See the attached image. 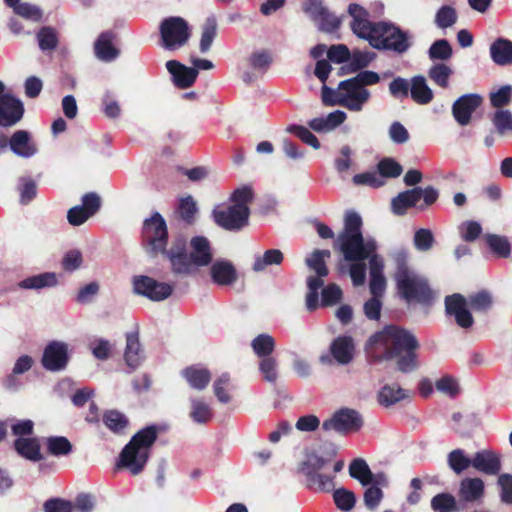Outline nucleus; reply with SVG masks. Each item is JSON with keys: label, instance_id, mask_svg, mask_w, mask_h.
<instances>
[{"label": "nucleus", "instance_id": "obj_1", "mask_svg": "<svg viewBox=\"0 0 512 512\" xmlns=\"http://www.w3.org/2000/svg\"><path fill=\"white\" fill-rule=\"evenodd\" d=\"M361 217L355 212L345 215L344 229L335 240L338 249L347 261H362L369 258V288L372 296L382 297L386 289L384 260L375 254L377 243L373 237H363L360 228Z\"/></svg>", "mask_w": 512, "mask_h": 512}, {"label": "nucleus", "instance_id": "obj_2", "mask_svg": "<svg viewBox=\"0 0 512 512\" xmlns=\"http://www.w3.org/2000/svg\"><path fill=\"white\" fill-rule=\"evenodd\" d=\"M370 342L386 359L397 358L400 371L410 372L417 367L415 350L418 343L415 337L405 329L388 326L375 334Z\"/></svg>", "mask_w": 512, "mask_h": 512}, {"label": "nucleus", "instance_id": "obj_3", "mask_svg": "<svg viewBox=\"0 0 512 512\" xmlns=\"http://www.w3.org/2000/svg\"><path fill=\"white\" fill-rule=\"evenodd\" d=\"M396 271L394 279L402 298L408 303H426L431 298V290L426 280L408 267L409 254L406 249L399 248L391 253Z\"/></svg>", "mask_w": 512, "mask_h": 512}, {"label": "nucleus", "instance_id": "obj_4", "mask_svg": "<svg viewBox=\"0 0 512 512\" xmlns=\"http://www.w3.org/2000/svg\"><path fill=\"white\" fill-rule=\"evenodd\" d=\"M212 250L209 241L202 236L193 237L189 245V254L185 250V242L177 240L169 250V261L172 270L177 274H191L212 261Z\"/></svg>", "mask_w": 512, "mask_h": 512}, {"label": "nucleus", "instance_id": "obj_5", "mask_svg": "<svg viewBox=\"0 0 512 512\" xmlns=\"http://www.w3.org/2000/svg\"><path fill=\"white\" fill-rule=\"evenodd\" d=\"M329 464V459L318 455L316 452H310L300 464L299 471L305 476L310 488L330 492L335 488L336 474L343 470L345 462L343 460L335 461L332 465V471H329Z\"/></svg>", "mask_w": 512, "mask_h": 512}, {"label": "nucleus", "instance_id": "obj_6", "mask_svg": "<svg viewBox=\"0 0 512 512\" xmlns=\"http://www.w3.org/2000/svg\"><path fill=\"white\" fill-rule=\"evenodd\" d=\"M252 198L251 187L243 186L236 189L231 196L230 206H219L213 210L214 221L226 230H240L248 224V205Z\"/></svg>", "mask_w": 512, "mask_h": 512}, {"label": "nucleus", "instance_id": "obj_7", "mask_svg": "<svg viewBox=\"0 0 512 512\" xmlns=\"http://www.w3.org/2000/svg\"><path fill=\"white\" fill-rule=\"evenodd\" d=\"M156 437L155 427H146L134 435L121 453V466L134 475L140 473L148 460L150 448Z\"/></svg>", "mask_w": 512, "mask_h": 512}, {"label": "nucleus", "instance_id": "obj_8", "mask_svg": "<svg viewBox=\"0 0 512 512\" xmlns=\"http://www.w3.org/2000/svg\"><path fill=\"white\" fill-rule=\"evenodd\" d=\"M142 234L143 243L148 254L152 256L162 254L169 259V250H166L168 242L167 226L159 213H155L145 220Z\"/></svg>", "mask_w": 512, "mask_h": 512}, {"label": "nucleus", "instance_id": "obj_9", "mask_svg": "<svg viewBox=\"0 0 512 512\" xmlns=\"http://www.w3.org/2000/svg\"><path fill=\"white\" fill-rule=\"evenodd\" d=\"M369 44L376 49H389L402 53L407 50V37L397 27L378 22L368 38Z\"/></svg>", "mask_w": 512, "mask_h": 512}, {"label": "nucleus", "instance_id": "obj_10", "mask_svg": "<svg viewBox=\"0 0 512 512\" xmlns=\"http://www.w3.org/2000/svg\"><path fill=\"white\" fill-rule=\"evenodd\" d=\"M161 46L170 51L183 47L190 38L188 23L181 17H169L160 25Z\"/></svg>", "mask_w": 512, "mask_h": 512}, {"label": "nucleus", "instance_id": "obj_11", "mask_svg": "<svg viewBox=\"0 0 512 512\" xmlns=\"http://www.w3.org/2000/svg\"><path fill=\"white\" fill-rule=\"evenodd\" d=\"M370 99V92L352 79L341 81L335 93V103L350 111L360 112Z\"/></svg>", "mask_w": 512, "mask_h": 512}, {"label": "nucleus", "instance_id": "obj_12", "mask_svg": "<svg viewBox=\"0 0 512 512\" xmlns=\"http://www.w3.org/2000/svg\"><path fill=\"white\" fill-rule=\"evenodd\" d=\"M362 424V418L357 411L342 408L335 412L330 419L324 421L322 428L326 431L334 430L348 434L358 431L362 427Z\"/></svg>", "mask_w": 512, "mask_h": 512}, {"label": "nucleus", "instance_id": "obj_13", "mask_svg": "<svg viewBox=\"0 0 512 512\" xmlns=\"http://www.w3.org/2000/svg\"><path fill=\"white\" fill-rule=\"evenodd\" d=\"M70 359L69 345L63 341H51L44 348L41 364L51 372H59L66 368Z\"/></svg>", "mask_w": 512, "mask_h": 512}, {"label": "nucleus", "instance_id": "obj_14", "mask_svg": "<svg viewBox=\"0 0 512 512\" xmlns=\"http://www.w3.org/2000/svg\"><path fill=\"white\" fill-rule=\"evenodd\" d=\"M469 308L468 300L460 294H453L445 298L446 314L452 317L455 323L463 329H468L474 324Z\"/></svg>", "mask_w": 512, "mask_h": 512}, {"label": "nucleus", "instance_id": "obj_15", "mask_svg": "<svg viewBox=\"0 0 512 512\" xmlns=\"http://www.w3.org/2000/svg\"><path fill=\"white\" fill-rule=\"evenodd\" d=\"M101 199L96 193H87L82 197V204L70 208L67 220L72 226H80L97 213Z\"/></svg>", "mask_w": 512, "mask_h": 512}, {"label": "nucleus", "instance_id": "obj_16", "mask_svg": "<svg viewBox=\"0 0 512 512\" xmlns=\"http://www.w3.org/2000/svg\"><path fill=\"white\" fill-rule=\"evenodd\" d=\"M134 291L153 301H161L168 298L173 287L164 282H158L148 276H139L133 282Z\"/></svg>", "mask_w": 512, "mask_h": 512}, {"label": "nucleus", "instance_id": "obj_17", "mask_svg": "<svg viewBox=\"0 0 512 512\" xmlns=\"http://www.w3.org/2000/svg\"><path fill=\"white\" fill-rule=\"evenodd\" d=\"M24 107L20 100L10 94L0 95V126L10 127L21 120Z\"/></svg>", "mask_w": 512, "mask_h": 512}, {"label": "nucleus", "instance_id": "obj_18", "mask_svg": "<svg viewBox=\"0 0 512 512\" xmlns=\"http://www.w3.org/2000/svg\"><path fill=\"white\" fill-rule=\"evenodd\" d=\"M348 13L352 18L350 27L353 33L357 37L368 41L376 23L370 21L367 10L358 4H350L348 7Z\"/></svg>", "mask_w": 512, "mask_h": 512}, {"label": "nucleus", "instance_id": "obj_19", "mask_svg": "<svg viewBox=\"0 0 512 512\" xmlns=\"http://www.w3.org/2000/svg\"><path fill=\"white\" fill-rule=\"evenodd\" d=\"M482 97L478 94L461 96L452 107L455 120L462 126L469 124L472 113L481 105Z\"/></svg>", "mask_w": 512, "mask_h": 512}, {"label": "nucleus", "instance_id": "obj_20", "mask_svg": "<svg viewBox=\"0 0 512 512\" xmlns=\"http://www.w3.org/2000/svg\"><path fill=\"white\" fill-rule=\"evenodd\" d=\"M210 276L214 284L219 286L233 285L238 278L234 264L226 259H217L211 263Z\"/></svg>", "mask_w": 512, "mask_h": 512}, {"label": "nucleus", "instance_id": "obj_21", "mask_svg": "<svg viewBox=\"0 0 512 512\" xmlns=\"http://www.w3.org/2000/svg\"><path fill=\"white\" fill-rule=\"evenodd\" d=\"M9 147L14 154L22 158H31L38 152L36 142L26 130L15 131L9 139Z\"/></svg>", "mask_w": 512, "mask_h": 512}, {"label": "nucleus", "instance_id": "obj_22", "mask_svg": "<svg viewBox=\"0 0 512 512\" xmlns=\"http://www.w3.org/2000/svg\"><path fill=\"white\" fill-rule=\"evenodd\" d=\"M485 495V484L478 477H466L459 483L458 497L465 503H479Z\"/></svg>", "mask_w": 512, "mask_h": 512}, {"label": "nucleus", "instance_id": "obj_23", "mask_svg": "<svg viewBox=\"0 0 512 512\" xmlns=\"http://www.w3.org/2000/svg\"><path fill=\"white\" fill-rule=\"evenodd\" d=\"M349 475L363 486L386 483L385 476L383 474L374 475L367 462L362 458H356L350 463Z\"/></svg>", "mask_w": 512, "mask_h": 512}, {"label": "nucleus", "instance_id": "obj_24", "mask_svg": "<svg viewBox=\"0 0 512 512\" xmlns=\"http://www.w3.org/2000/svg\"><path fill=\"white\" fill-rule=\"evenodd\" d=\"M473 468L488 475L498 474L501 470L500 456L492 450H481L473 456Z\"/></svg>", "mask_w": 512, "mask_h": 512}, {"label": "nucleus", "instance_id": "obj_25", "mask_svg": "<svg viewBox=\"0 0 512 512\" xmlns=\"http://www.w3.org/2000/svg\"><path fill=\"white\" fill-rule=\"evenodd\" d=\"M145 353L139 340V333L132 331L126 334V346L124 350L125 363L132 369L141 365Z\"/></svg>", "mask_w": 512, "mask_h": 512}, {"label": "nucleus", "instance_id": "obj_26", "mask_svg": "<svg viewBox=\"0 0 512 512\" xmlns=\"http://www.w3.org/2000/svg\"><path fill=\"white\" fill-rule=\"evenodd\" d=\"M166 68L172 75L174 83L180 88L190 87L198 75L196 69L186 67L176 60L167 61Z\"/></svg>", "mask_w": 512, "mask_h": 512}, {"label": "nucleus", "instance_id": "obj_27", "mask_svg": "<svg viewBox=\"0 0 512 512\" xmlns=\"http://www.w3.org/2000/svg\"><path fill=\"white\" fill-rule=\"evenodd\" d=\"M419 193L415 188L399 193L391 201L392 212L396 215H404L410 208L422 210L423 206L420 205Z\"/></svg>", "mask_w": 512, "mask_h": 512}, {"label": "nucleus", "instance_id": "obj_28", "mask_svg": "<svg viewBox=\"0 0 512 512\" xmlns=\"http://www.w3.org/2000/svg\"><path fill=\"white\" fill-rule=\"evenodd\" d=\"M347 118L344 111L336 110L327 116L316 117L308 122L309 128L318 133H328L340 126Z\"/></svg>", "mask_w": 512, "mask_h": 512}, {"label": "nucleus", "instance_id": "obj_29", "mask_svg": "<svg viewBox=\"0 0 512 512\" xmlns=\"http://www.w3.org/2000/svg\"><path fill=\"white\" fill-rule=\"evenodd\" d=\"M330 351L339 364H349L354 357V342L351 337L340 336L331 343Z\"/></svg>", "mask_w": 512, "mask_h": 512}, {"label": "nucleus", "instance_id": "obj_30", "mask_svg": "<svg viewBox=\"0 0 512 512\" xmlns=\"http://www.w3.org/2000/svg\"><path fill=\"white\" fill-rule=\"evenodd\" d=\"M181 375L189 386L196 390L205 389L211 380L209 370L200 365H193L183 369Z\"/></svg>", "mask_w": 512, "mask_h": 512}, {"label": "nucleus", "instance_id": "obj_31", "mask_svg": "<svg viewBox=\"0 0 512 512\" xmlns=\"http://www.w3.org/2000/svg\"><path fill=\"white\" fill-rule=\"evenodd\" d=\"M284 260V255L279 249H268L263 253H256L253 256L251 269L256 272H263L268 267L280 265Z\"/></svg>", "mask_w": 512, "mask_h": 512}, {"label": "nucleus", "instance_id": "obj_32", "mask_svg": "<svg viewBox=\"0 0 512 512\" xmlns=\"http://www.w3.org/2000/svg\"><path fill=\"white\" fill-rule=\"evenodd\" d=\"M14 448L20 456L29 461L38 462L42 459L40 443L35 437L17 438Z\"/></svg>", "mask_w": 512, "mask_h": 512}, {"label": "nucleus", "instance_id": "obj_33", "mask_svg": "<svg viewBox=\"0 0 512 512\" xmlns=\"http://www.w3.org/2000/svg\"><path fill=\"white\" fill-rule=\"evenodd\" d=\"M57 284L58 277L56 273L44 272L21 280L18 283V287L26 290H39L43 288L55 287Z\"/></svg>", "mask_w": 512, "mask_h": 512}, {"label": "nucleus", "instance_id": "obj_34", "mask_svg": "<svg viewBox=\"0 0 512 512\" xmlns=\"http://www.w3.org/2000/svg\"><path fill=\"white\" fill-rule=\"evenodd\" d=\"M409 396L408 391L402 389L396 384L384 385L377 394L380 405L384 407L392 406Z\"/></svg>", "mask_w": 512, "mask_h": 512}, {"label": "nucleus", "instance_id": "obj_35", "mask_svg": "<svg viewBox=\"0 0 512 512\" xmlns=\"http://www.w3.org/2000/svg\"><path fill=\"white\" fill-rule=\"evenodd\" d=\"M113 34L102 33L95 43V54L102 61H112L118 56L117 49L113 46Z\"/></svg>", "mask_w": 512, "mask_h": 512}, {"label": "nucleus", "instance_id": "obj_36", "mask_svg": "<svg viewBox=\"0 0 512 512\" xmlns=\"http://www.w3.org/2000/svg\"><path fill=\"white\" fill-rule=\"evenodd\" d=\"M411 98L418 104H428L433 99V91L429 88L422 76H416L411 80Z\"/></svg>", "mask_w": 512, "mask_h": 512}, {"label": "nucleus", "instance_id": "obj_37", "mask_svg": "<svg viewBox=\"0 0 512 512\" xmlns=\"http://www.w3.org/2000/svg\"><path fill=\"white\" fill-rule=\"evenodd\" d=\"M5 4L12 8L13 12L25 19L31 21H40L42 18L41 9L27 2H22L21 0H4Z\"/></svg>", "mask_w": 512, "mask_h": 512}, {"label": "nucleus", "instance_id": "obj_38", "mask_svg": "<svg viewBox=\"0 0 512 512\" xmlns=\"http://www.w3.org/2000/svg\"><path fill=\"white\" fill-rule=\"evenodd\" d=\"M493 61L499 65L512 64V42L507 39H498L490 47Z\"/></svg>", "mask_w": 512, "mask_h": 512}, {"label": "nucleus", "instance_id": "obj_39", "mask_svg": "<svg viewBox=\"0 0 512 512\" xmlns=\"http://www.w3.org/2000/svg\"><path fill=\"white\" fill-rule=\"evenodd\" d=\"M189 416L194 422L204 424L211 420L213 412L210 405L202 398H191Z\"/></svg>", "mask_w": 512, "mask_h": 512}, {"label": "nucleus", "instance_id": "obj_40", "mask_svg": "<svg viewBox=\"0 0 512 512\" xmlns=\"http://www.w3.org/2000/svg\"><path fill=\"white\" fill-rule=\"evenodd\" d=\"M275 346V339L269 334H259L251 342L253 352L261 359L271 357Z\"/></svg>", "mask_w": 512, "mask_h": 512}, {"label": "nucleus", "instance_id": "obj_41", "mask_svg": "<svg viewBox=\"0 0 512 512\" xmlns=\"http://www.w3.org/2000/svg\"><path fill=\"white\" fill-rule=\"evenodd\" d=\"M45 445L48 453L56 457L67 456L72 451V444L63 436L47 437Z\"/></svg>", "mask_w": 512, "mask_h": 512}, {"label": "nucleus", "instance_id": "obj_42", "mask_svg": "<svg viewBox=\"0 0 512 512\" xmlns=\"http://www.w3.org/2000/svg\"><path fill=\"white\" fill-rule=\"evenodd\" d=\"M217 35V22L215 18L209 17L206 19L201 28V38L199 49L202 53H207Z\"/></svg>", "mask_w": 512, "mask_h": 512}, {"label": "nucleus", "instance_id": "obj_43", "mask_svg": "<svg viewBox=\"0 0 512 512\" xmlns=\"http://www.w3.org/2000/svg\"><path fill=\"white\" fill-rule=\"evenodd\" d=\"M329 257V250H315L310 256L306 258V264L319 277H325L328 275L325 259Z\"/></svg>", "mask_w": 512, "mask_h": 512}, {"label": "nucleus", "instance_id": "obj_44", "mask_svg": "<svg viewBox=\"0 0 512 512\" xmlns=\"http://www.w3.org/2000/svg\"><path fill=\"white\" fill-rule=\"evenodd\" d=\"M448 465L456 473L460 474L470 466L473 467V457L470 458L462 449L452 450L448 454Z\"/></svg>", "mask_w": 512, "mask_h": 512}, {"label": "nucleus", "instance_id": "obj_45", "mask_svg": "<svg viewBox=\"0 0 512 512\" xmlns=\"http://www.w3.org/2000/svg\"><path fill=\"white\" fill-rule=\"evenodd\" d=\"M434 386L437 391L451 398L456 397L461 392V386L458 379L451 375H443L436 380Z\"/></svg>", "mask_w": 512, "mask_h": 512}, {"label": "nucleus", "instance_id": "obj_46", "mask_svg": "<svg viewBox=\"0 0 512 512\" xmlns=\"http://www.w3.org/2000/svg\"><path fill=\"white\" fill-rule=\"evenodd\" d=\"M431 508L435 512H454L457 510V501L452 494L440 493L432 498Z\"/></svg>", "mask_w": 512, "mask_h": 512}, {"label": "nucleus", "instance_id": "obj_47", "mask_svg": "<svg viewBox=\"0 0 512 512\" xmlns=\"http://www.w3.org/2000/svg\"><path fill=\"white\" fill-rule=\"evenodd\" d=\"M231 382L228 374L219 376L213 384V390L216 398L221 403H228L231 400L230 395Z\"/></svg>", "mask_w": 512, "mask_h": 512}, {"label": "nucleus", "instance_id": "obj_48", "mask_svg": "<svg viewBox=\"0 0 512 512\" xmlns=\"http://www.w3.org/2000/svg\"><path fill=\"white\" fill-rule=\"evenodd\" d=\"M333 500L337 508L342 511L351 510L356 503L355 494L346 488L336 489L333 493Z\"/></svg>", "mask_w": 512, "mask_h": 512}, {"label": "nucleus", "instance_id": "obj_49", "mask_svg": "<svg viewBox=\"0 0 512 512\" xmlns=\"http://www.w3.org/2000/svg\"><path fill=\"white\" fill-rule=\"evenodd\" d=\"M485 239L489 248L499 257H507L510 254V243L507 238L489 234Z\"/></svg>", "mask_w": 512, "mask_h": 512}, {"label": "nucleus", "instance_id": "obj_50", "mask_svg": "<svg viewBox=\"0 0 512 512\" xmlns=\"http://www.w3.org/2000/svg\"><path fill=\"white\" fill-rule=\"evenodd\" d=\"M451 75V68L445 64H435L429 70V77L431 80L442 88L448 87L449 78Z\"/></svg>", "mask_w": 512, "mask_h": 512}, {"label": "nucleus", "instance_id": "obj_51", "mask_svg": "<svg viewBox=\"0 0 512 512\" xmlns=\"http://www.w3.org/2000/svg\"><path fill=\"white\" fill-rule=\"evenodd\" d=\"M104 423L111 431L119 433L127 427L128 420L122 413L111 410L105 413Z\"/></svg>", "mask_w": 512, "mask_h": 512}, {"label": "nucleus", "instance_id": "obj_52", "mask_svg": "<svg viewBox=\"0 0 512 512\" xmlns=\"http://www.w3.org/2000/svg\"><path fill=\"white\" fill-rule=\"evenodd\" d=\"M259 370L267 382L274 383L278 378V362L272 356L260 360Z\"/></svg>", "mask_w": 512, "mask_h": 512}, {"label": "nucleus", "instance_id": "obj_53", "mask_svg": "<svg viewBox=\"0 0 512 512\" xmlns=\"http://www.w3.org/2000/svg\"><path fill=\"white\" fill-rule=\"evenodd\" d=\"M34 364V360L29 355H21L16 361L12 369V375L6 380V386L8 388L13 387L14 375H21L29 371Z\"/></svg>", "mask_w": 512, "mask_h": 512}, {"label": "nucleus", "instance_id": "obj_54", "mask_svg": "<svg viewBox=\"0 0 512 512\" xmlns=\"http://www.w3.org/2000/svg\"><path fill=\"white\" fill-rule=\"evenodd\" d=\"M457 20L456 10L452 6H442L436 13L435 23L439 28L451 27Z\"/></svg>", "mask_w": 512, "mask_h": 512}, {"label": "nucleus", "instance_id": "obj_55", "mask_svg": "<svg viewBox=\"0 0 512 512\" xmlns=\"http://www.w3.org/2000/svg\"><path fill=\"white\" fill-rule=\"evenodd\" d=\"M414 246L419 251H428L433 247L434 236L431 230L426 228L418 229L413 238Z\"/></svg>", "mask_w": 512, "mask_h": 512}, {"label": "nucleus", "instance_id": "obj_56", "mask_svg": "<svg viewBox=\"0 0 512 512\" xmlns=\"http://www.w3.org/2000/svg\"><path fill=\"white\" fill-rule=\"evenodd\" d=\"M468 302L473 310L485 312L491 308L493 299L490 293L481 291L471 295Z\"/></svg>", "mask_w": 512, "mask_h": 512}, {"label": "nucleus", "instance_id": "obj_57", "mask_svg": "<svg viewBox=\"0 0 512 512\" xmlns=\"http://www.w3.org/2000/svg\"><path fill=\"white\" fill-rule=\"evenodd\" d=\"M37 39L41 50H52L56 47L58 38L56 31L51 27H43L37 33Z\"/></svg>", "mask_w": 512, "mask_h": 512}, {"label": "nucleus", "instance_id": "obj_58", "mask_svg": "<svg viewBox=\"0 0 512 512\" xmlns=\"http://www.w3.org/2000/svg\"><path fill=\"white\" fill-rule=\"evenodd\" d=\"M353 183L355 185H363L378 188L384 185L385 181L377 171L365 172L356 174L353 177Z\"/></svg>", "mask_w": 512, "mask_h": 512}, {"label": "nucleus", "instance_id": "obj_59", "mask_svg": "<svg viewBox=\"0 0 512 512\" xmlns=\"http://www.w3.org/2000/svg\"><path fill=\"white\" fill-rule=\"evenodd\" d=\"M512 99V86L504 85L497 91L490 93V102L493 107L501 108L510 103Z\"/></svg>", "mask_w": 512, "mask_h": 512}, {"label": "nucleus", "instance_id": "obj_60", "mask_svg": "<svg viewBox=\"0 0 512 512\" xmlns=\"http://www.w3.org/2000/svg\"><path fill=\"white\" fill-rule=\"evenodd\" d=\"M452 55V48L450 44L442 39L437 40L432 44L429 49V56L431 59L447 60Z\"/></svg>", "mask_w": 512, "mask_h": 512}, {"label": "nucleus", "instance_id": "obj_61", "mask_svg": "<svg viewBox=\"0 0 512 512\" xmlns=\"http://www.w3.org/2000/svg\"><path fill=\"white\" fill-rule=\"evenodd\" d=\"M402 173V167L393 159H384L378 164V174L385 177H398Z\"/></svg>", "mask_w": 512, "mask_h": 512}, {"label": "nucleus", "instance_id": "obj_62", "mask_svg": "<svg viewBox=\"0 0 512 512\" xmlns=\"http://www.w3.org/2000/svg\"><path fill=\"white\" fill-rule=\"evenodd\" d=\"M100 286L97 282H90L79 289L76 302L79 304H88L92 302L94 297L98 294Z\"/></svg>", "mask_w": 512, "mask_h": 512}, {"label": "nucleus", "instance_id": "obj_63", "mask_svg": "<svg viewBox=\"0 0 512 512\" xmlns=\"http://www.w3.org/2000/svg\"><path fill=\"white\" fill-rule=\"evenodd\" d=\"M178 212L183 220L191 221L197 213L196 203L193 198L190 196L182 198L179 203Z\"/></svg>", "mask_w": 512, "mask_h": 512}, {"label": "nucleus", "instance_id": "obj_64", "mask_svg": "<svg viewBox=\"0 0 512 512\" xmlns=\"http://www.w3.org/2000/svg\"><path fill=\"white\" fill-rule=\"evenodd\" d=\"M493 122L501 133L512 130V113L508 110L500 109L496 111Z\"/></svg>", "mask_w": 512, "mask_h": 512}]
</instances>
